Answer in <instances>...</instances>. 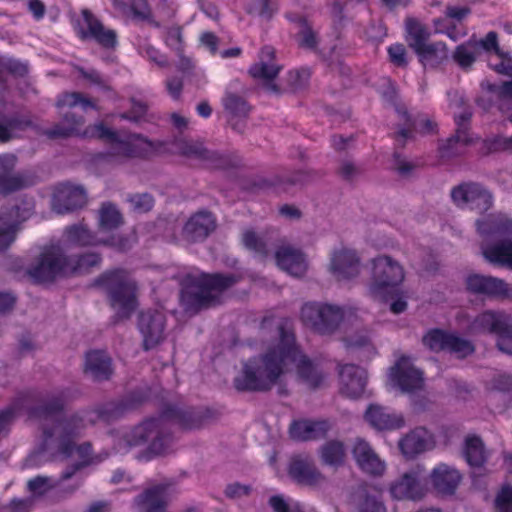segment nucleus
Here are the masks:
<instances>
[{"label":"nucleus","mask_w":512,"mask_h":512,"mask_svg":"<svg viewBox=\"0 0 512 512\" xmlns=\"http://www.w3.org/2000/svg\"><path fill=\"white\" fill-rule=\"evenodd\" d=\"M78 105L82 106L84 110H86L87 108H96V104L80 92L64 93L58 98L56 102V106L58 108H73Z\"/></svg>","instance_id":"603ef678"},{"label":"nucleus","mask_w":512,"mask_h":512,"mask_svg":"<svg viewBox=\"0 0 512 512\" xmlns=\"http://www.w3.org/2000/svg\"><path fill=\"white\" fill-rule=\"evenodd\" d=\"M361 173L360 168L350 160L341 161L337 174L345 181H352Z\"/></svg>","instance_id":"69168bd1"},{"label":"nucleus","mask_w":512,"mask_h":512,"mask_svg":"<svg viewBox=\"0 0 512 512\" xmlns=\"http://www.w3.org/2000/svg\"><path fill=\"white\" fill-rule=\"evenodd\" d=\"M340 392L349 398H359L367 385V372L355 364H345L340 367Z\"/></svg>","instance_id":"5701e85b"},{"label":"nucleus","mask_w":512,"mask_h":512,"mask_svg":"<svg viewBox=\"0 0 512 512\" xmlns=\"http://www.w3.org/2000/svg\"><path fill=\"white\" fill-rule=\"evenodd\" d=\"M275 260L280 269L292 276H303L307 270L304 254L290 245L277 246Z\"/></svg>","instance_id":"c756f323"},{"label":"nucleus","mask_w":512,"mask_h":512,"mask_svg":"<svg viewBox=\"0 0 512 512\" xmlns=\"http://www.w3.org/2000/svg\"><path fill=\"white\" fill-rule=\"evenodd\" d=\"M84 124L82 117H77L72 112L63 115L62 121L52 129L46 130L44 134L50 139L67 138L78 133Z\"/></svg>","instance_id":"a19ab883"},{"label":"nucleus","mask_w":512,"mask_h":512,"mask_svg":"<svg viewBox=\"0 0 512 512\" xmlns=\"http://www.w3.org/2000/svg\"><path fill=\"white\" fill-rule=\"evenodd\" d=\"M360 512H387L384 504L377 496L366 495Z\"/></svg>","instance_id":"774afa93"},{"label":"nucleus","mask_w":512,"mask_h":512,"mask_svg":"<svg viewBox=\"0 0 512 512\" xmlns=\"http://www.w3.org/2000/svg\"><path fill=\"white\" fill-rule=\"evenodd\" d=\"M496 512H512V486H504L495 499Z\"/></svg>","instance_id":"e2e57ef3"},{"label":"nucleus","mask_w":512,"mask_h":512,"mask_svg":"<svg viewBox=\"0 0 512 512\" xmlns=\"http://www.w3.org/2000/svg\"><path fill=\"white\" fill-rule=\"evenodd\" d=\"M406 41L414 52L421 49L428 43L430 37L429 29L414 18H407L405 21Z\"/></svg>","instance_id":"79ce46f5"},{"label":"nucleus","mask_w":512,"mask_h":512,"mask_svg":"<svg viewBox=\"0 0 512 512\" xmlns=\"http://www.w3.org/2000/svg\"><path fill=\"white\" fill-rule=\"evenodd\" d=\"M344 341L348 348L365 349L368 353V356L375 354V348L371 344L370 338L367 334L360 333L348 336L344 339Z\"/></svg>","instance_id":"680f3d73"},{"label":"nucleus","mask_w":512,"mask_h":512,"mask_svg":"<svg viewBox=\"0 0 512 512\" xmlns=\"http://www.w3.org/2000/svg\"><path fill=\"white\" fill-rule=\"evenodd\" d=\"M26 396L18 397L8 408L0 412V433L14 420L17 411L25 404Z\"/></svg>","instance_id":"052dcab7"},{"label":"nucleus","mask_w":512,"mask_h":512,"mask_svg":"<svg viewBox=\"0 0 512 512\" xmlns=\"http://www.w3.org/2000/svg\"><path fill=\"white\" fill-rule=\"evenodd\" d=\"M396 111L403 119V123L400 125L399 130L395 134L396 140L402 145H404L406 139L411 137L412 131L416 129L417 126H420L421 131L424 133L433 131L435 124L431 120L422 119L417 121L412 119L404 107H397Z\"/></svg>","instance_id":"4c0bfd02"},{"label":"nucleus","mask_w":512,"mask_h":512,"mask_svg":"<svg viewBox=\"0 0 512 512\" xmlns=\"http://www.w3.org/2000/svg\"><path fill=\"white\" fill-rule=\"evenodd\" d=\"M391 379L403 393H415L424 387L423 373L417 369L408 357L400 358L391 368Z\"/></svg>","instance_id":"aec40b11"},{"label":"nucleus","mask_w":512,"mask_h":512,"mask_svg":"<svg viewBox=\"0 0 512 512\" xmlns=\"http://www.w3.org/2000/svg\"><path fill=\"white\" fill-rule=\"evenodd\" d=\"M315 176V173L310 170H297L290 174H285L277 178L276 184L278 185H299L305 184L312 180Z\"/></svg>","instance_id":"6e6d98bb"},{"label":"nucleus","mask_w":512,"mask_h":512,"mask_svg":"<svg viewBox=\"0 0 512 512\" xmlns=\"http://www.w3.org/2000/svg\"><path fill=\"white\" fill-rule=\"evenodd\" d=\"M298 24L299 31L296 34V41L299 47L317 52L319 46L318 33L313 29L312 25L305 18L299 19Z\"/></svg>","instance_id":"49530a36"},{"label":"nucleus","mask_w":512,"mask_h":512,"mask_svg":"<svg viewBox=\"0 0 512 512\" xmlns=\"http://www.w3.org/2000/svg\"><path fill=\"white\" fill-rule=\"evenodd\" d=\"M83 22H78L76 31L82 41L93 40L105 49H114L117 45V34L106 28L103 23L88 9L81 11Z\"/></svg>","instance_id":"4468645a"},{"label":"nucleus","mask_w":512,"mask_h":512,"mask_svg":"<svg viewBox=\"0 0 512 512\" xmlns=\"http://www.w3.org/2000/svg\"><path fill=\"white\" fill-rule=\"evenodd\" d=\"M280 337L276 347L259 356L249 359L234 378V387L238 391L266 392L280 383L281 377L288 370L289 363H294L298 380L311 390L324 386L326 375L295 345L294 335L286 331L282 324L277 325Z\"/></svg>","instance_id":"f03ea898"},{"label":"nucleus","mask_w":512,"mask_h":512,"mask_svg":"<svg viewBox=\"0 0 512 512\" xmlns=\"http://www.w3.org/2000/svg\"><path fill=\"white\" fill-rule=\"evenodd\" d=\"M415 53L425 67H435L448 57L447 47L443 42L427 43Z\"/></svg>","instance_id":"37998d69"},{"label":"nucleus","mask_w":512,"mask_h":512,"mask_svg":"<svg viewBox=\"0 0 512 512\" xmlns=\"http://www.w3.org/2000/svg\"><path fill=\"white\" fill-rule=\"evenodd\" d=\"M472 334H495L500 351L512 355V317L501 310H486L478 314L469 325Z\"/></svg>","instance_id":"1a4fd4ad"},{"label":"nucleus","mask_w":512,"mask_h":512,"mask_svg":"<svg viewBox=\"0 0 512 512\" xmlns=\"http://www.w3.org/2000/svg\"><path fill=\"white\" fill-rule=\"evenodd\" d=\"M166 417L175 419L185 429H196L205 425L212 414L208 409L203 411L169 409Z\"/></svg>","instance_id":"e433bc0d"},{"label":"nucleus","mask_w":512,"mask_h":512,"mask_svg":"<svg viewBox=\"0 0 512 512\" xmlns=\"http://www.w3.org/2000/svg\"><path fill=\"white\" fill-rule=\"evenodd\" d=\"M275 49L266 46L261 50L259 62L253 64L249 69L252 78L261 81V85L268 93L280 95L285 89L275 83V79L282 70V65L276 63Z\"/></svg>","instance_id":"ddd939ff"},{"label":"nucleus","mask_w":512,"mask_h":512,"mask_svg":"<svg viewBox=\"0 0 512 512\" xmlns=\"http://www.w3.org/2000/svg\"><path fill=\"white\" fill-rule=\"evenodd\" d=\"M482 237L481 255L490 264L512 270V219L504 214H490L476 221Z\"/></svg>","instance_id":"20e7f679"},{"label":"nucleus","mask_w":512,"mask_h":512,"mask_svg":"<svg viewBox=\"0 0 512 512\" xmlns=\"http://www.w3.org/2000/svg\"><path fill=\"white\" fill-rule=\"evenodd\" d=\"M429 477L433 488L442 495H453L462 479L456 468L445 463L433 468Z\"/></svg>","instance_id":"c85d7f7f"},{"label":"nucleus","mask_w":512,"mask_h":512,"mask_svg":"<svg viewBox=\"0 0 512 512\" xmlns=\"http://www.w3.org/2000/svg\"><path fill=\"white\" fill-rule=\"evenodd\" d=\"M451 197L457 206H468L479 213H484L492 206V195L479 183L468 182L454 187Z\"/></svg>","instance_id":"dca6fc26"},{"label":"nucleus","mask_w":512,"mask_h":512,"mask_svg":"<svg viewBox=\"0 0 512 512\" xmlns=\"http://www.w3.org/2000/svg\"><path fill=\"white\" fill-rule=\"evenodd\" d=\"M123 223V218L115 205L104 203L99 210V224L104 230H113Z\"/></svg>","instance_id":"8fccbe9b"},{"label":"nucleus","mask_w":512,"mask_h":512,"mask_svg":"<svg viewBox=\"0 0 512 512\" xmlns=\"http://www.w3.org/2000/svg\"><path fill=\"white\" fill-rule=\"evenodd\" d=\"M425 479V468L415 465L405 472L399 479L390 486V493L395 499H420L424 495L423 480Z\"/></svg>","instance_id":"6ab92c4d"},{"label":"nucleus","mask_w":512,"mask_h":512,"mask_svg":"<svg viewBox=\"0 0 512 512\" xmlns=\"http://www.w3.org/2000/svg\"><path fill=\"white\" fill-rule=\"evenodd\" d=\"M87 203V193L83 186L70 182L58 184L53 192L52 207L58 214H66L83 208Z\"/></svg>","instance_id":"a211bd4d"},{"label":"nucleus","mask_w":512,"mask_h":512,"mask_svg":"<svg viewBox=\"0 0 512 512\" xmlns=\"http://www.w3.org/2000/svg\"><path fill=\"white\" fill-rule=\"evenodd\" d=\"M433 435L425 428H416L399 440L398 446L401 453L409 459L430 450L434 447Z\"/></svg>","instance_id":"bb28decb"},{"label":"nucleus","mask_w":512,"mask_h":512,"mask_svg":"<svg viewBox=\"0 0 512 512\" xmlns=\"http://www.w3.org/2000/svg\"><path fill=\"white\" fill-rule=\"evenodd\" d=\"M331 429L328 420H294L289 427V435L296 441H312L323 439Z\"/></svg>","instance_id":"a878e982"},{"label":"nucleus","mask_w":512,"mask_h":512,"mask_svg":"<svg viewBox=\"0 0 512 512\" xmlns=\"http://www.w3.org/2000/svg\"><path fill=\"white\" fill-rule=\"evenodd\" d=\"M339 306L323 303H307L301 309L303 322L322 335L333 333L343 319Z\"/></svg>","instance_id":"9b49d317"},{"label":"nucleus","mask_w":512,"mask_h":512,"mask_svg":"<svg viewBox=\"0 0 512 512\" xmlns=\"http://www.w3.org/2000/svg\"><path fill=\"white\" fill-rule=\"evenodd\" d=\"M130 9L133 13L134 19L147 21L154 27H160L159 22L155 21L152 17V11L147 0H131Z\"/></svg>","instance_id":"864d4df0"},{"label":"nucleus","mask_w":512,"mask_h":512,"mask_svg":"<svg viewBox=\"0 0 512 512\" xmlns=\"http://www.w3.org/2000/svg\"><path fill=\"white\" fill-rule=\"evenodd\" d=\"M330 271L338 280H350L360 274V258L350 249L335 251L330 262Z\"/></svg>","instance_id":"b1692460"},{"label":"nucleus","mask_w":512,"mask_h":512,"mask_svg":"<svg viewBox=\"0 0 512 512\" xmlns=\"http://www.w3.org/2000/svg\"><path fill=\"white\" fill-rule=\"evenodd\" d=\"M138 329L143 337V348L150 350L165 339L166 316L155 309L142 311L138 315Z\"/></svg>","instance_id":"f3484780"},{"label":"nucleus","mask_w":512,"mask_h":512,"mask_svg":"<svg viewBox=\"0 0 512 512\" xmlns=\"http://www.w3.org/2000/svg\"><path fill=\"white\" fill-rule=\"evenodd\" d=\"M449 105L458 109L459 112L454 114L456 124L455 134L446 140L441 147L442 155L445 157H453L459 155L461 151L458 146H467L472 143L470 137V122L473 116L472 108L467 104L466 99L457 91L449 92Z\"/></svg>","instance_id":"9d476101"},{"label":"nucleus","mask_w":512,"mask_h":512,"mask_svg":"<svg viewBox=\"0 0 512 512\" xmlns=\"http://www.w3.org/2000/svg\"><path fill=\"white\" fill-rule=\"evenodd\" d=\"M475 42L479 53L481 52V49H483L487 52L494 51L496 54H500L501 50L498 45V35L494 31L489 32L485 38L481 40L475 39Z\"/></svg>","instance_id":"338daca9"},{"label":"nucleus","mask_w":512,"mask_h":512,"mask_svg":"<svg viewBox=\"0 0 512 512\" xmlns=\"http://www.w3.org/2000/svg\"><path fill=\"white\" fill-rule=\"evenodd\" d=\"M464 457L471 467L482 468L488 459V452L479 436H467L464 442Z\"/></svg>","instance_id":"58836bf2"},{"label":"nucleus","mask_w":512,"mask_h":512,"mask_svg":"<svg viewBox=\"0 0 512 512\" xmlns=\"http://www.w3.org/2000/svg\"><path fill=\"white\" fill-rule=\"evenodd\" d=\"M172 441V435L164 419H149L126 431L119 442L120 448L129 449L149 442L148 449L154 455L164 453Z\"/></svg>","instance_id":"0eeeda50"},{"label":"nucleus","mask_w":512,"mask_h":512,"mask_svg":"<svg viewBox=\"0 0 512 512\" xmlns=\"http://www.w3.org/2000/svg\"><path fill=\"white\" fill-rule=\"evenodd\" d=\"M31 216L28 208L17 203H8L0 207V228L15 233L22 230V225Z\"/></svg>","instance_id":"72a5a7b5"},{"label":"nucleus","mask_w":512,"mask_h":512,"mask_svg":"<svg viewBox=\"0 0 512 512\" xmlns=\"http://www.w3.org/2000/svg\"><path fill=\"white\" fill-rule=\"evenodd\" d=\"M371 277L368 294L374 300L387 302L398 295L397 287L403 282L402 265L391 256L379 255L370 261Z\"/></svg>","instance_id":"39448f33"},{"label":"nucleus","mask_w":512,"mask_h":512,"mask_svg":"<svg viewBox=\"0 0 512 512\" xmlns=\"http://www.w3.org/2000/svg\"><path fill=\"white\" fill-rule=\"evenodd\" d=\"M65 236L68 242L80 246L96 245L98 241L86 225L80 223L69 226L65 229Z\"/></svg>","instance_id":"09e8293b"},{"label":"nucleus","mask_w":512,"mask_h":512,"mask_svg":"<svg viewBox=\"0 0 512 512\" xmlns=\"http://www.w3.org/2000/svg\"><path fill=\"white\" fill-rule=\"evenodd\" d=\"M241 241L243 246L253 252L255 256L266 259L270 255L272 247L277 246L279 233L278 230L273 228L260 232L248 228L243 231Z\"/></svg>","instance_id":"4be33fe9"},{"label":"nucleus","mask_w":512,"mask_h":512,"mask_svg":"<svg viewBox=\"0 0 512 512\" xmlns=\"http://www.w3.org/2000/svg\"><path fill=\"white\" fill-rule=\"evenodd\" d=\"M446 350L455 353L459 358H464L473 353L474 347L471 342L454 334H450Z\"/></svg>","instance_id":"4d7b16f0"},{"label":"nucleus","mask_w":512,"mask_h":512,"mask_svg":"<svg viewBox=\"0 0 512 512\" xmlns=\"http://www.w3.org/2000/svg\"><path fill=\"white\" fill-rule=\"evenodd\" d=\"M222 105L225 112L233 119H245L248 117L251 106L240 94L227 90L222 98Z\"/></svg>","instance_id":"ea45409f"},{"label":"nucleus","mask_w":512,"mask_h":512,"mask_svg":"<svg viewBox=\"0 0 512 512\" xmlns=\"http://www.w3.org/2000/svg\"><path fill=\"white\" fill-rule=\"evenodd\" d=\"M68 396L69 392L65 389L49 391L39 395L36 403L27 408L28 416L37 423L42 439L39 449L28 457V465H39L43 460L49 459L46 454L52 456L55 452L70 457L75 447V439L81 437L89 425L98 421H116L146 398L141 395L137 399L132 397L109 402L95 409L80 410L63 416L69 401Z\"/></svg>","instance_id":"f257e3e1"},{"label":"nucleus","mask_w":512,"mask_h":512,"mask_svg":"<svg viewBox=\"0 0 512 512\" xmlns=\"http://www.w3.org/2000/svg\"><path fill=\"white\" fill-rule=\"evenodd\" d=\"M449 333L440 329H432L428 331L422 338L423 345L434 352L444 351L447 349Z\"/></svg>","instance_id":"3c124183"},{"label":"nucleus","mask_w":512,"mask_h":512,"mask_svg":"<svg viewBox=\"0 0 512 512\" xmlns=\"http://www.w3.org/2000/svg\"><path fill=\"white\" fill-rule=\"evenodd\" d=\"M288 476L298 485L318 488L327 482L326 476L318 469L313 458L307 454L291 457Z\"/></svg>","instance_id":"2eb2a0df"},{"label":"nucleus","mask_w":512,"mask_h":512,"mask_svg":"<svg viewBox=\"0 0 512 512\" xmlns=\"http://www.w3.org/2000/svg\"><path fill=\"white\" fill-rule=\"evenodd\" d=\"M252 491L250 485H244L239 482L228 484L224 490V494L227 498L237 500L242 497L249 496Z\"/></svg>","instance_id":"0e129e2a"},{"label":"nucleus","mask_w":512,"mask_h":512,"mask_svg":"<svg viewBox=\"0 0 512 512\" xmlns=\"http://www.w3.org/2000/svg\"><path fill=\"white\" fill-rule=\"evenodd\" d=\"M352 454L358 466L365 472L373 476H380L385 470V464L370 444L362 439L357 438L352 448Z\"/></svg>","instance_id":"cd10ccee"},{"label":"nucleus","mask_w":512,"mask_h":512,"mask_svg":"<svg viewBox=\"0 0 512 512\" xmlns=\"http://www.w3.org/2000/svg\"><path fill=\"white\" fill-rule=\"evenodd\" d=\"M232 274L189 273L181 280L180 304L189 314L215 307L222 302L226 290L237 283Z\"/></svg>","instance_id":"7ed1b4c3"},{"label":"nucleus","mask_w":512,"mask_h":512,"mask_svg":"<svg viewBox=\"0 0 512 512\" xmlns=\"http://www.w3.org/2000/svg\"><path fill=\"white\" fill-rule=\"evenodd\" d=\"M76 262L66 256L58 245L46 246L28 269V274L37 283L52 282L76 271Z\"/></svg>","instance_id":"6e6552de"},{"label":"nucleus","mask_w":512,"mask_h":512,"mask_svg":"<svg viewBox=\"0 0 512 512\" xmlns=\"http://www.w3.org/2000/svg\"><path fill=\"white\" fill-rule=\"evenodd\" d=\"M466 286L469 292L476 295L491 298H509L512 296V288L503 279L493 276L469 275L466 279Z\"/></svg>","instance_id":"412c9836"},{"label":"nucleus","mask_w":512,"mask_h":512,"mask_svg":"<svg viewBox=\"0 0 512 512\" xmlns=\"http://www.w3.org/2000/svg\"><path fill=\"white\" fill-rule=\"evenodd\" d=\"M84 134L85 136L99 138L110 143L112 155L129 157L133 153L129 142L120 140L114 131L108 129L102 123L89 126Z\"/></svg>","instance_id":"473e14b6"},{"label":"nucleus","mask_w":512,"mask_h":512,"mask_svg":"<svg viewBox=\"0 0 512 512\" xmlns=\"http://www.w3.org/2000/svg\"><path fill=\"white\" fill-rule=\"evenodd\" d=\"M216 229V219L209 211L193 214L183 227V236L189 242L206 239Z\"/></svg>","instance_id":"393cba45"},{"label":"nucleus","mask_w":512,"mask_h":512,"mask_svg":"<svg viewBox=\"0 0 512 512\" xmlns=\"http://www.w3.org/2000/svg\"><path fill=\"white\" fill-rule=\"evenodd\" d=\"M135 506L144 512H161L166 505V486L155 485L147 488L134 500Z\"/></svg>","instance_id":"c9c22d12"},{"label":"nucleus","mask_w":512,"mask_h":512,"mask_svg":"<svg viewBox=\"0 0 512 512\" xmlns=\"http://www.w3.org/2000/svg\"><path fill=\"white\" fill-rule=\"evenodd\" d=\"M16 163L15 155H0V195L2 196H8L36 183V177L32 172H15Z\"/></svg>","instance_id":"f8f14e48"},{"label":"nucleus","mask_w":512,"mask_h":512,"mask_svg":"<svg viewBox=\"0 0 512 512\" xmlns=\"http://www.w3.org/2000/svg\"><path fill=\"white\" fill-rule=\"evenodd\" d=\"M32 126L33 117L30 114L0 115V142H8L16 137L18 131H24Z\"/></svg>","instance_id":"f704fd0d"},{"label":"nucleus","mask_w":512,"mask_h":512,"mask_svg":"<svg viewBox=\"0 0 512 512\" xmlns=\"http://www.w3.org/2000/svg\"><path fill=\"white\" fill-rule=\"evenodd\" d=\"M127 202L136 213H146L154 206V198L149 193L131 194L128 196Z\"/></svg>","instance_id":"5fc2aeb1"},{"label":"nucleus","mask_w":512,"mask_h":512,"mask_svg":"<svg viewBox=\"0 0 512 512\" xmlns=\"http://www.w3.org/2000/svg\"><path fill=\"white\" fill-rule=\"evenodd\" d=\"M479 54L475 39H470L457 46L452 57L462 69H469L472 67Z\"/></svg>","instance_id":"de8ad7c7"},{"label":"nucleus","mask_w":512,"mask_h":512,"mask_svg":"<svg viewBox=\"0 0 512 512\" xmlns=\"http://www.w3.org/2000/svg\"><path fill=\"white\" fill-rule=\"evenodd\" d=\"M366 421L376 430H393L404 426L402 415L389 413L379 405H370L365 413Z\"/></svg>","instance_id":"2f4dec72"},{"label":"nucleus","mask_w":512,"mask_h":512,"mask_svg":"<svg viewBox=\"0 0 512 512\" xmlns=\"http://www.w3.org/2000/svg\"><path fill=\"white\" fill-rule=\"evenodd\" d=\"M175 149L183 156L199 159H214L216 154L207 150L199 141L177 139L174 141Z\"/></svg>","instance_id":"a18cd8bd"},{"label":"nucleus","mask_w":512,"mask_h":512,"mask_svg":"<svg viewBox=\"0 0 512 512\" xmlns=\"http://www.w3.org/2000/svg\"><path fill=\"white\" fill-rule=\"evenodd\" d=\"M58 484L59 482H53L52 479L47 476H37L28 481L27 487L33 494L42 496Z\"/></svg>","instance_id":"bf43d9fd"},{"label":"nucleus","mask_w":512,"mask_h":512,"mask_svg":"<svg viewBox=\"0 0 512 512\" xmlns=\"http://www.w3.org/2000/svg\"><path fill=\"white\" fill-rule=\"evenodd\" d=\"M112 372L111 358L105 352L95 350L86 354L84 373L92 380H108Z\"/></svg>","instance_id":"7c9ffc66"},{"label":"nucleus","mask_w":512,"mask_h":512,"mask_svg":"<svg viewBox=\"0 0 512 512\" xmlns=\"http://www.w3.org/2000/svg\"><path fill=\"white\" fill-rule=\"evenodd\" d=\"M309 77L310 72L307 69L290 71L286 77L287 89L284 88L285 92L287 90L297 92L303 89L306 86Z\"/></svg>","instance_id":"13d9d810"},{"label":"nucleus","mask_w":512,"mask_h":512,"mask_svg":"<svg viewBox=\"0 0 512 512\" xmlns=\"http://www.w3.org/2000/svg\"><path fill=\"white\" fill-rule=\"evenodd\" d=\"M108 294L111 306L120 317L128 318L137 307V286L126 271L114 270L102 274L95 280Z\"/></svg>","instance_id":"423d86ee"},{"label":"nucleus","mask_w":512,"mask_h":512,"mask_svg":"<svg viewBox=\"0 0 512 512\" xmlns=\"http://www.w3.org/2000/svg\"><path fill=\"white\" fill-rule=\"evenodd\" d=\"M319 454L324 465L338 467L344 463L346 451L341 441L330 440L320 447Z\"/></svg>","instance_id":"c03bdc74"}]
</instances>
